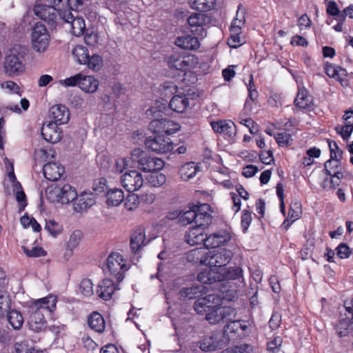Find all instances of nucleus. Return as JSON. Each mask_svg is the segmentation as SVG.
<instances>
[{
    "instance_id": "15",
    "label": "nucleus",
    "mask_w": 353,
    "mask_h": 353,
    "mask_svg": "<svg viewBox=\"0 0 353 353\" xmlns=\"http://www.w3.org/2000/svg\"><path fill=\"white\" fill-rule=\"evenodd\" d=\"M63 17L62 23H65L69 26L71 32L76 37L81 36L85 29V21L82 17H74L70 10H65Z\"/></svg>"
},
{
    "instance_id": "21",
    "label": "nucleus",
    "mask_w": 353,
    "mask_h": 353,
    "mask_svg": "<svg viewBox=\"0 0 353 353\" xmlns=\"http://www.w3.org/2000/svg\"><path fill=\"white\" fill-rule=\"evenodd\" d=\"M199 37L197 35L193 36L190 34H185L178 37L175 39L174 43L176 46L183 50H196L201 46Z\"/></svg>"
},
{
    "instance_id": "23",
    "label": "nucleus",
    "mask_w": 353,
    "mask_h": 353,
    "mask_svg": "<svg viewBox=\"0 0 353 353\" xmlns=\"http://www.w3.org/2000/svg\"><path fill=\"white\" fill-rule=\"evenodd\" d=\"M210 125L212 130L216 133L228 135L230 137L236 134V126L231 120L212 121Z\"/></svg>"
},
{
    "instance_id": "56",
    "label": "nucleus",
    "mask_w": 353,
    "mask_h": 353,
    "mask_svg": "<svg viewBox=\"0 0 353 353\" xmlns=\"http://www.w3.org/2000/svg\"><path fill=\"white\" fill-rule=\"evenodd\" d=\"M208 302L204 297H201L195 301L194 303V309L196 313L203 314L209 312V305L208 306Z\"/></svg>"
},
{
    "instance_id": "61",
    "label": "nucleus",
    "mask_w": 353,
    "mask_h": 353,
    "mask_svg": "<svg viewBox=\"0 0 353 353\" xmlns=\"http://www.w3.org/2000/svg\"><path fill=\"white\" fill-rule=\"evenodd\" d=\"M84 41L88 46H95L99 43L97 32L88 30L84 35Z\"/></svg>"
},
{
    "instance_id": "43",
    "label": "nucleus",
    "mask_w": 353,
    "mask_h": 353,
    "mask_svg": "<svg viewBox=\"0 0 353 353\" xmlns=\"http://www.w3.org/2000/svg\"><path fill=\"white\" fill-rule=\"evenodd\" d=\"M188 3L192 9L207 12L214 8L216 0H189Z\"/></svg>"
},
{
    "instance_id": "6",
    "label": "nucleus",
    "mask_w": 353,
    "mask_h": 353,
    "mask_svg": "<svg viewBox=\"0 0 353 353\" xmlns=\"http://www.w3.org/2000/svg\"><path fill=\"white\" fill-rule=\"evenodd\" d=\"M50 37L46 27L40 23H36L32 29L31 43L37 52H45L50 44Z\"/></svg>"
},
{
    "instance_id": "42",
    "label": "nucleus",
    "mask_w": 353,
    "mask_h": 353,
    "mask_svg": "<svg viewBox=\"0 0 353 353\" xmlns=\"http://www.w3.org/2000/svg\"><path fill=\"white\" fill-rule=\"evenodd\" d=\"M220 274L222 279H220V283L226 280H240L243 279V270L239 267L229 268L227 270H220ZM221 285V283H220Z\"/></svg>"
},
{
    "instance_id": "44",
    "label": "nucleus",
    "mask_w": 353,
    "mask_h": 353,
    "mask_svg": "<svg viewBox=\"0 0 353 353\" xmlns=\"http://www.w3.org/2000/svg\"><path fill=\"white\" fill-rule=\"evenodd\" d=\"M8 176L13 183V191L15 192L17 201L24 208L26 205V194L22 190L21 184L16 181V177L13 172H10L8 174Z\"/></svg>"
},
{
    "instance_id": "37",
    "label": "nucleus",
    "mask_w": 353,
    "mask_h": 353,
    "mask_svg": "<svg viewBox=\"0 0 353 353\" xmlns=\"http://www.w3.org/2000/svg\"><path fill=\"white\" fill-rule=\"evenodd\" d=\"M89 327L98 333H102L105 330V323L103 317L99 312L91 314L88 319Z\"/></svg>"
},
{
    "instance_id": "57",
    "label": "nucleus",
    "mask_w": 353,
    "mask_h": 353,
    "mask_svg": "<svg viewBox=\"0 0 353 353\" xmlns=\"http://www.w3.org/2000/svg\"><path fill=\"white\" fill-rule=\"evenodd\" d=\"M274 139L278 145L281 147L288 146L290 145L292 141L291 134L285 132L274 135Z\"/></svg>"
},
{
    "instance_id": "51",
    "label": "nucleus",
    "mask_w": 353,
    "mask_h": 353,
    "mask_svg": "<svg viewBox=\"0 0 353 353\" xmlns=\"http://www.w3.org/2000/svg\"><path fill=\"white\" fill-rule=\"evenodd\" d=\"M10 299L6 290L0 291V317L4 316L10 309Z\"/></svg>"
},
{
    "instance_id": "39",
    "label": "nucleus",
    "mask_w": 353,
    "mask_h": 353,
    "mask_svg": "<svg viewBox=\"0 0 353 353\" xmlns=\"http://www.w3.org/2000/svg\"><path fill=\"white\" fill-rule=\"evenodd\" d=\"M245 22V10L241 5L238 6L235 18L232 20L230 31L242 32V28Z\"/></svg>"
},
{
    "instance_id": "36",
    "label": "nucleus",
    "mask_w": 353,
    "mask_h": 353,
    "mask_svg": "<svg viewBox=\"0 0 353 353\" xmlns=\"http://www.w3.org/2000/svg\"><path fill=\"white\" fill-rule=\"evenodd\" d=\"M353 319L347 316L343 318L342 316L339 319V322L336 325V332L340 337H344L351 334L353 336Z\"/></svg>"
},
{
    "instance_id": "1",
    "label": "nucleus",
    "mask_w": 353,
    "mask_h": 353,
    "mask_svg": "<svg viewBox=\"0 0 353 353\" xmlns=\"http://www.w3.org/2000/svg\"><path fill=\"white\" fill-rule=\"evenodd\" d=\"M57 298L50 295L34 301L29 306L28 323L30 330L39 332L47 327L45 314L52 313L56 308Z\"/></svg>"
},
{
    "instance_id": "38",
    "label": "nucleus",
    "mask_w": 353,
    "mask_h": 353,
    "mask_svg": "<svg viewBox=\"0 0 353 353\" xmlns=\"http://www.w3.org/2000/svg\"><path fill=\"white\" fill-rule=\"evenodd\" d=\"M106 203L109 206H118L124 200V193L120 188H112L106 192Z\"/></svg>"
},
{
    "instance_id": "55",
    "label": "nucleus",
    "mask_w": 353,
    "mask_h": 353,
    "mask_svg": "<svg viewBox=\"0 0 353 353\" xmlns=\"http://www.w3.org/2000/svg\"><path fill=\"white\" fill-rule=\"evenodd\" d=\"M203 297L208 302H209L207 305L208 306L209 305V312L215 307L221 306L222 303V297L218 294H209Z\"/></svg>"
},
{
    "instance_id": "46",
    "label": "nucleus",
    "mask_w": 353,
    "mask_h": 353,
    "mask_svg": "<svg viewBox=\"0 0 353 353\" xmlns=\"http://www.w3.org/2000/svg\"><path fill=\"white\" fill-rule=\"evenodd\" d=\"M8 321L14 330H19L23 325L24 319L22 314L15 310H12L8 313Z\"/></svg>"
},
{
    "instance_id": "20",
    "label": "nucleus",
    "mask_w": 353,
    "mask_h": 353,
    "mask_svg": "<svg viewBox=\"0 0 353 353\" xmlns=\"http://www.w3.org/2000/svg\"><path fill=\"white\" fill-rule=\"evenodd\" d=\"M221 334L212 333L204 336L200 341V348L205 352L215 351L222 348L223 341Z\"/></svg>"
},
{
    "instance_id": "35",
    "label": "nucleus",
    "mask_w": 353,
    "mask_h": 353,
    "mask_svg": "<svg viewBox=\"0 0 353 353\" xmlns=\"http://www.w3.org/2000/svg\"><path fill=\"white\" fill-rule=\"evenodd\" d=\"M167 110V100L161 98L156 100L154 105H152L146 111V115L150 118H159L162 116Z\"/></svg>"
},
{
    "instance_id": "47",
    "label": "nucleus",
    "mask_w": 353,
    "mask_h": 353,
    "mask_svg": "<svg viewBox=\"0 0 353 353\" xmlns=\"http://www.w3.org/2000/svg\"><path fill=\"white\" fill-rule=\"evenodd\" d=\"M72 56L81 65H84L88 61L89 52L86 47L82 45L76 46L72 52Z\"/></svg>"
},
{
    "instance_id": "11",
    "label": "nucleus",
    "mask_w": 353,
    "mask_h": 353,
    "mask_svg": "<svg viewBox=\"0 0 353 353\" xmlns=\"http://www.w3.org/2000/svg\"><path fill=\"white\" fill-rule=\"evenodd\" d=\"M144 143L148 150L158 154H165L173 149V143L170 139L163 135L157 134L154 137L146 138Z\"/></svg>"
},
{
    "instance_id": "8",
    "label": "nucleus",
    "mask_w": 353,
    "mask_h": 353,
    "mask_svg": "<svg viewBox=\"0 0 353 353\" xmlns=\"http://www.w3.org/2000/svg\"><path fill=\"white\" fill-rule=\"evenodd\" d=\"M106 265L110 273L119 282L123 279L124 273L129 269L126 259L119 252H112L108 256Z\"/></svg>"
},
{
    "instance_id": "17",
    "label": "nucleus",
    "mask_w": 353,
    "mask_h": 353,
    "mask_svg": "<svg viewBox=\"0 0 353 353\" xmlns=\"http://www.w3.org/2000/svg\"><path fill=\"white\" fill-rule=\"evenodd\" d=\"M231 239V234L227 230H221L210 235H207L205 241L206 248H214L223 245Z\"/></svg>"
},
{
    "instance_id": "16",
    "label": "nucleus",
    "mask_w": 353,
    "mask_h": 353,
    "mask_svg": "<svg viewBox=\"0 0 353 353\" xmlns=\"http://www.w3.org/2000/svg\"><path fill=\"white\" fill-rule=\"evenodd\" d=\"M234 314V309L230 307L219 306L207 313L205 319L211 324H216L223 320L230 319Z\"/></svg>"
},
{
    "instance_id": "30",
    "label": "nucleus",
    "mask_w": 353,
    "mask_h": 353,
    "mask_svg": "<svg viewBox=\"0 0 353 353\" xmlns=\"http://www.w3.org/2000/svg\"><path fill=\"white\" fill-rule=\"evenodd\" d=\"M196 207L197 206H195L193 209H190L183 212L176 210L173 212H170L168 214V217L171 219L179 217L180 223L183 225L190 224L193 221L196 223Z\"/></svg>"
},
{
    "instance_id": "31",
    "label": "nucleus",
    "mask_w": 353,
    "mask_h": 353,
    "mask_svg": "<svg viewBox=\"0 0 353 353\" xmlns=\"http://www.w3.org/2000/svg\"><path fill=\"white\" fill-rule=\"evenodd\" d=\"M201 171V166L194 162H187L179 169V173L182 180L189 181L193 179Z\"/></svg>"
},
{
    "instance_id": "14",
    "label": "nucleus",
    "mask_w": 353,
    "mask_h": 353,
    "mask_svg": "<svg viewBox=\"0 0 353 353\" xmlns=\"http://www.w3.org/2000/svg\"><path fill=\"white\" fill-rule=\"evenodd\" d=\"M188 23L192 33L201 38H204L206 36V15L205 14H192L188 19Z\"/></svg>"
},
{
    "instance_id": "60",
    "label": "nucleus",
    "mask_w": 353,
    "mask_h": 353,
    "mask_svg": "<svg viewBox=\"0 0 353 353\" xmlns=\"http://www.w3.org/2000/svg\"><path fill=\"white\" fill-rule=\"evenodd\" d=\"M301 213V205L299 203L296 202L290 205L288 217L292 220V221H295L299 219Z\"/></svg>"
},
{
    "instance_id": "52",
    "label": "nucleus",
    "mask_w": 353,
    "mask_h": 353,
    "mask_svg": "<svg viewBox=\"0 0 353 353\" xmlns=\"http://www.w3.org/2000/svg\"><path fill=\"white\" fill-rule=\"evenodd\" d=\"M45 229L52 236H57L63 231V226L61 223L54 220L46 221Z\"/></svg>"
},
{
    "instance_id": "63",
    "label": "nucleus",
    "mask_w": 353,
    "mask_h": 353,
    "mask_svg": "<svg viewBox=\"0 0 353 353\" xmlns=\"http://www.w3.org/2000/svg\"><path fill=\"white\" fill-rule=\"evenodd\" d=\"M347 72L345 69L341 66L338 68L337 72H334V78L336 81L341 83L343 86L347 85Z\"/></svg>"
},
{
    "instance_id": "25",
    "label": "nucleus",
    "mask_w": 353,
    "mask_h": 353,
    "mask_svg": "<svg viewBox=\"0 0 353 353\" xmlns=\"http://www.w3.org/2000/svg\"><path fill=\"white\" fill-rule=\"evenodd\" d=\"M204 230V228L196 225L190 228L185 234L186 242L191 245L201 243L205 245L207 235L205 234Z\"/></svg>"
},
{
    "instance_id": "50",
    "label": "nucleus",
    "mask_w": 353,
    "mask_h": 353,
    "mask_svg": "<svg viewBox=\"0 0 353 353\" xmlns=\"http://www.w3.org/2000/svg\"><path fill=\"white\" fill-rule=\"evenodd\" d=\"M230 37L228 40V43L231 48H236L245 43V38L242 35V32L230 31Z\"/></svg>"
},
{
    "instance_id": "45",
    "label": "nucleus",
    "mask_w": 353,
    "mask_h": 353,
    "mask_svg": "<svg viewBox=\"0 0 353 353\" xmlns=\"http://www.w3.org/2000/svg\"><path fill=\"white\" fill-rule=\"evenodd\" d=\"M148 183L152 187H161L166 182V176L159 170L151 172L146 177Z\"/></svg>"
},
{
    "instance_id": "34",
    "label": "nucleus",
    "mask_w": 353,
    "mask_h": 353,
    "mask_svg": "<svg viewBox=\"0 0 353 353\" xmlns=\"http://www.w3.org/2000/svg\"><path fill=\"white\" fill-rule=\"evenodd\" d=\"M145 245V234L143 228H139L134 230L130 239V247L134 252H137Z\"/></svg>"
},
{
    "instance_id": "2",
    "label": "nucleus",
    "mask_w": 353,
    "mask_h": 353,
    "mask_svg": "<svg viewBox=\"0 0 353 353\" xmlns=\"http://www.w3.org/2000/svg\"><path fill=\"white\" fill-rule=\"evenodd\" d=\"M232 256V252L225 248L213 251L197 248L188 252V260L194 263H201L217 268L228 265Z\"/></svg>"
},
{
    "instance_id": "10",
    "label": "nucleus",
    "mask_w": 353,
    "mask_h": 353,
    "mask_svg": "<svg viewBox=\"0 0 353 353\" xmlns=\"http://www.w3.org/2000/svg\"><path fill=\"white\" fill-rule=\"evenodd\" d=\"M179 129V124L170 119L155 118L149 124V130L157 135L173 134Z\"/></svg>"
},
{
    "instance_id": "58",
    "label": "nucleus",
    "mask_w": 353,
    "mask_h": 353,
    "mask_svg": "<svg viewBox=\"0 0 353 353\" xmlns=\"http://www.w3.org/2000/svg\"><path fill=\"white\" fill-rule=\"evenodd\" d=\"M23 252L29 257H39L46 255V252L41 247H34L28 249L26 247H22Z\"/></svg>"
},
{
    "instance_id": "64",
    "label": "nucleus",
    "mask_w": 353,
    "mask_h": 353,
    "mask_svg": "<svg viewBox=\"0 0 353 353\" xmlns=\"http://www.w3.org/2000/svg\"><path fill=\"white\" fill-rule=\"evenodd\" d=\"M347 72L345 69L341 66L338 68L337 72H334V78L336 81L341 83L343 86L347 85Z\"/></svg>"
},
{
    "instance_id": "53",
    "label": "nucleus",
    "mask_w": 353,
    "mask_h": 353,
    "mask_svg": "<svg viewBox=\"0 0 353 353\" xmlns=\"http://www.w3.org/2000/svg\"><path fill=\"white\" fill-rule=\"evenodd\" d=\"M79 292L85 296H90L93 294V283L90 279H85L79 285Z\"/></svg>"
},
{
    "instance_id": "48",
    "label": "nucleus",
    "mask_w": 353,
    "mask_h": 353,
    "mask_svg": "<svg viewBox=\"0 0 353 353\" xmlns=\"http://www.w3.org/2000/svg\"><path fill=\"white\" fill-rule=\"evenodd\" d=\"M82 237L83 233L81 230H74L69 236L66 243V249L70 251L74 250L79 245Z\"/></svg>"
},
{
    "instance_id": "49",
    "label": "nucleus",
    "mask_w": 353,
    "mask_h": 353,
    "mask_svg": "<svg viewBox=\"0 0 353 353\" xmlns=\"http://www.w3.org/2000/svg\"><path fill=\"white\" fill-rule=\"evenodd\" d=\"M103 59L102 57L97 54H94L92 56H88V61L84 65L93 71H99L103 66Z\"/></svg>"
},
{
    "instance_id": "62",
    "label": "nucleus",
    "mask_w": 353,
    "mask_h": 353,
    "mask_svg": "<svg viewBox=\"0 0 353 353\" xmlns=\"http://www.w3.org/2000/svg\"><path fill=\"white\" fill-rule=\"evenodd\" d=\"M335 130L336 132L341 136L343 140H347L353 132V126L345 123L342 127H336Z\"/></svg>"
},
{
    "instance_id": "27",
    "label": "nucleus",
    "mask_w": 353,
    "mask_h": 353,
    "mask_svg": "<svg viewBox=\"0 0 353 353\" xmlns=\"http://www.w3.org/2000/svg\"><path fill=\"white\" fill-rule=\"evenodd\" d=\"M116 285L111 279H105L101 281L97 287V294L103 300H109L112 298L115 290H118Z\"/></svg>"
},
{
    "instance_id": "4",
    "label": "nucleus",
    "mask_w": 353,
    "mask_h": 353,
    "mask_svg": "<svg viewBox=\"0 0 353 353\" xmlns=\"http://www.w3.org/2000/svg\"><path fill=\"white\" fill-rule=\"evenodd\" d=\"M131 157L133 161L138 163L139 168L143 172L160 170L165 164L161 159L150 157L140 148H134L131 152Z\"/></svg>"
},
{
    "instance_id": "54",
    "label": "nucleus",
    "mask_w": 353,
    "mask_h": 353,
    "mask_svg": "<svg viewBox=\"0 0 353 353\" xmlns=\"http://www.w3.org/2000/svg\"><path fill=\"white\" fill-rule=\"evenodd\" d=\"M81 73H78L74 76L68 77L65 79H61L59 81V84L67 87H74L78 85L79 87V83L81 81Z\"/></svg>"
},
{
    "instance_id": "7",
    "label": "nucleus",
    "mask_w": 353,
    "mask_h": 353,
    "mask_svg": "<svg viewBox=\"0 0 353 353\" xmlns=\"http://www.w3.org/2000/svg\"><path fill=\"white\" fill-rule=\"evenodd\" d=\"M167 63L170 68L183 72L190 71L196 68L199 59L193 54L182 56L173 54L167 58Z\"/></svg>"
},
{
    "instance_id": "40",
    "label": "nucleus",
    "mask_w": 353,
    "mask_h": 353,
    "mask_svg": "<svg viewBox=\"0 0 353 353\" xmlns=\"http://www.w3.org/2000/svg\"><path fill=\"white\" fill-rule=\"evenodd\" d=\"M206 287L203 285H193L181 291V296L189 299H200L206 292Z\"/></svg>"
},
{
    "instance_id": "26",
    "label": "nucleus",
    "mask_w": 353,
    "mask_h": 353,
    "mask_svg": "<svg viewBox=\"0 0 353 353\" xmlns=\"http://www.w3.org/2000/svg\"><path fill=\"white\" fill-rule=\"evenodd\" d=\"M50 117L52 119L50 123H56V125H62L69 121L70 113L65 105H57L52 106L50 110Z\"/></svg>"
},
{
    "instance_id": "9",
    "label": "nucleus",
    "mask_w": 353,
    "mask_h": 353,
    "mask_svg": "<svg viewBox=\"0 0 353 353\" xmlns=\"http://www.w3.org/2000/svg\"><path fill=\"white\" fill-rule=\"evenodd\" d=\"M25 68L23 55L11 53L5 57L3 69L7 76H19L25 71Z\"/></svg>"
},
{
    "instance_id": "5",
    "label": "nucleus",
    "mask_w": 353,
    "mask_h": 353,
    "mask_svg": "<svg viewBox=\"0 0 353 353\" xmlns=\"http://www.w3.org/2000/svg\"><path fill=\"white\" fill-rule=\"evenodd\" d=\"M47 196L52 202L68 203L77 197V190L70 184H59L48 188Z\"/></svg>"
},
{
    "instance_id": "41",
    "label": "nucleus",
    "mask_w": 353,
    "mask_h": 353,
    "mask_svg": "<svg viewBox=\"0 0 353 353\" xmlns=\"http://www.w3.org/2000/svg\"><path fill=\"white\" fill-rule=\"evenodd\" d=\"M312 103V99L305 88H299L294 105L300 109H307Z\"/></svg>"
},
{
    "instance_id": "19",
    "label": "nucleus",
    "mask_w": 353,
    "mask_h": 353,
    "mask_svg": "<svg viewBox=\"0 0 353 353\" xmlns=\"http://www.w3.org/2000/svg\"><path fill=\"white\" fill-rule=\"evenodd\" d=\"M222 278V276L220 274V269L211 268H207L201 271L197 276L199 281L201 283L215 284L216 287L221 285L220 279Z\"/></svg>"
},
{
    "instance_id": "28",
    "label": "nucleus",
    "mask_w": 353,
    "mask_h": 353,
    "mask_svg": "<svg viewBox=\"0 0 353 353\" xmlns=\"http://www.w3.org/2000/svg\"><path fill=\"white\" fill-rule=\"evenodd\" d=\"M210 209V205L206 203L196 207V226H199L205 229L212 223V216L209 212Z\"/></svg>"
},
{
    "instance_id": "59",
    "label": "nucleus",
    "mask_w": 353,
    "mask_h": 353,
    "mask_svg": "<svg viewBox=\"0 0 353 353\" xmlns=\"http://www.w3.org/2000/svg\"><path fill=\"white\" fill-rule=\"evenodd\" d=\"M139 204V198L137 194H129L125 199V207L128 210H134Z\"/></svg>"
},
{
    "instance_id": "32",
    "label": "nucleus",
    "mask_w": 353,
    "mask_h": 353,
    "mask_svg": "<svg viewBox=\"0 0 353 353\" xmlns=\"http://www.w3.org/2000/svg\"><path fill=\"white\" fill-rule=\"evenodd\" d=\"M99 86V81L94 76L81 74L79 88L86 93H94Z\"/></svg>"
},
{
    "instance_id": "33",
    "label": "nucleus",
    "mask_w": 353,
    "mask_h": 353,
    "mask_svg": "<svg viewBox=\"0 0 353 353\" xmlns=\"http://www.w3.org/2000/svg\"><path fill=\"white\" fill-rule=\"evenodd\" d=\"M189 105V99L185 95H175L169 103L170 108L179 113L185 112Z\"/></svg>"
},
{
    "instance_id": "18",
    "label": "nucleus",
    "mask_w": 353,
    "mask_h": 353,
    "mask_svg": "<svg viewBox=\"0 0 353 353\" xmlns=\"http://www.w3.org/2000/svg\"><path fill=\"white\" fill-rule=\"evenodd\" d=\"M343 152L338 151L337 154L334 153L332 159L325 163V170L330 177H343L342 166L341 160L342 159Z\"/></svg>"
},
{
    "instance_id": "3",
    "label": "nucleus",
    "mask_w": 353,
    "mask_h": 353,
    "mask_svg": "<svg viewBox=\"0 0 353 353\" xmlns=\"http://www.w3.org/2000/svg\"><path fill=\"white\" fill-rule=\"evenodd\" d=\"M48 5L37 4L34 8V14L42 20L52 24H62L65 10L60 9L62 0H47Z\"/></svg>"
},
{
    "instance_id": "24",
    "label": "nucleus",
    "mask_w": 353,
    "mask_h": 353,
    "mask_svg": "<svg viewBox=\"0 0 353 353\" xmlns=\"http://www.w3.org/2000/svg\"><path fill=\"white\" fill-rule=\"evenodd\" d=\"M74 199V210L77 212H82L95 203L94 195L91 192H84L79 195L77 194Z\"/></svg>"
},
{
    "instance_id": "29",
    "label": "nucleus",
    "mask_w": 353,
    "mask_h": 353,
    "mask_svg": "<svg viewBox=\"0 0 353 353\" xmlns=\"http://www.w3.org/2000/svg\"><path fill=\"white\" fill-rule=\"evenodd\" d=\"M43 172L45 177L49 181H57L64 173V168L56 162H50L44 165Z\"/></svg>"
},
{
    "instance_id": "22",
    "label": "nucleus",
    "mask_w": 353,
    "mask_h": 353,
    "mask_svg": "<svg viewBox=\"0 0 353 353\" xmlns=\"http://www.w3.org/2000/svg\"><path fill=\"white\" fill-rule=\"evenodd\" d=\"M41 134L46 141L51 143H56L62 138L61 131L56 123L44 124L41 128Z\"/></svg>"
},
{
    "instance_id": "12",
    "label": "nucleus",
    "mask_w": 353,
    "mask_h": 353,
    "mask_svg": "<svg viewBox=\"0 0 353 353\" xmlns=\"http://www.w3.org/2000/svg\"><path fill=\"white\" fill-rule=\"evenodd\" d=\"M120 181L122 186L129 192L139 190L143 184L141 173L135 170H130L121 175Z\"/></svg>"
},
{
    "instance_id": "13",
    "label": "nucleus",
    "mask_w": 353,
    "mask_h": 353,
    "mask_svg": "<svg viewBox=\"0 0 353 353\" xmlns=\"http://www.w3.org/2000/svg\"><path fill=\"white\" fill-rule=\"evenodd\" d=\"M250 332V324L248 321L236 320L229 322L224 327L223 334L230 337V334L236 338H242Z\"/></svg>"
}]
</instances>
